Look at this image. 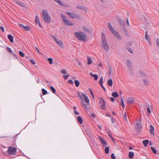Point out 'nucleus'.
I'll list each match as a JSON object with an SVG mask.
<instances>
[{"label": "nucleus", "mask_w": 159, "mask_h": 159, "mask_svg": "<svg viewBox=\"0 0 159 159\" xmlns=\"http://www.w3.org/2000/svg\"><path fill=\"white\" fill-rule=\"evenodd\" d=\"M80 101L82 106L86 110L89 109L90 103L89 98L87 95L82 93L80 95Z\"/></svg>", "instance_id": "1"}, {"label": "nucleus", "mask_w": 159, "mask_h": 159, "mask_svg": "<svg viewBox=\"0 0 159 159\" xmlns=\"http://www.w3.org/2000/svg\"><path fill=\"white\" fill-rule=\"evenodd\" d=\"M42 14L44 20L47 23H50L51 21V18L47 11L45 9L43 10Z\"/></svg>", "instance_id": "2"}, {"label": "nucleus", "mask_w": 159, "mask_h": 159, "mask_svg": "<svg viewBox=\"0 0 159 159\" xmlns=\"http://www.w3.org/2000/svg\"><path fill=\"white\" fill-rule=\"evenodd\" d=\"M61 16L64 22V23L66 25L72 26L73 25V23L67 19L66 17L62 14H61Z\"/></svg>", "instance_id": "3"}, {"label": "nucleus", "mask_w": 159, "mask_h": 159, "mask_svg": "<svg viewBox=\"0 0 159 159\" xmlns=\"http://www.w3.org/2000/svg\"><path fill=\"white\" fill-rule=\"evenodd\" d=\"M102 47L105 50L107 51H108L109 47L105 38V36L103 34H102Z\"/></svg>", "instance_id": "4"}, {"label": "nucleus", "mask_w": 159, "mask_h": 159, "mask_svg": "<svg viewBox=\"0 0 159 159\" xmlns=\"http://www.w3.org/2000/svg\"><path fill=\"white\" fill-rule=\"evenodd\" d=\"M16 150L15 148L10 146L8 147L7 152L9 154L14 155L16 153Z\"/></svg>", "instance_id": "5"}, {"label": "nucleus", "mask_w": 159, "mask_h": 159, "mask_svg": "<svg viewBox=\"0 0 159 159\" xmlns=\"http://www.w3.org/2000/svg\"><path fill=\"white\" fill-rule=\"evenodd\" d=\"M87 35L83 33L80 32V40L83 42H85L87 41Z\"/></svg>", "instance_id": "6"}, {"label": "nucleus", "mask_w": 159, "mask_h": 159, "mask_svg": "<svg viewBox=\"0 0 159 159\" xmlns=\"http://www.w3.org/2000/svg\"><path fill=\"white\" fill-rule=\"evenodd\" d=\"M52 37L54 39L55 42L59 47L61 48H63V43L61 40H59L58 38L54 36H52Z\"/></svg>", "instance_id": "7"}, {"label": "nucleus", "mask_w": 159, "mask_h": 159, "mask_svg": "<svg viewBox=\"0 0 159 159\" xmlns=\"http://www.w3.org/2000/svg\"><path fill=\"white\" fill-rule=\"evenodd\" d=\"M66 13L70 17L72 18H75L78 17V15L73 13H71L67 11Z\"/></svg>", "instance_id": "8"}, {"label": "nucleus", "mask_w": 159, "mask_h": 159, "mask_svg": "<svg viewBox=\"0 0 159 159\" xmlns=\"http://www.w3.org/2000/svg\"><path fill=\"white\" fill-rule=\"evenodd\" d=\"M112 34H113L115 37L118 39L121 40V36L117 31L115 30Z\"/></svg>", "instance_id": "9"}, {"label": "nucleus", "mask_w": 159, "mask_h": 159, "mask_svg": "<svg viewBox=\"0 0 159 159\" xmlns=\"http://www.w3.org/2000/svg\"><path fill=\"white\" fill-rule=\"evenodd\" d=\"M99 139L102 144L103 147H105L107 146V142L105 140L100 137H99Z\"/></svg>", "instance_id": "10"}, {"label": "nucleus", "mask_w": 159, "mask_h": 159, "mask_svg": "<svg viewBox=\"0 0 159 159\" xmlns=\"http://www.w3.org/2000/svg\"><path fill=\"white\" fill-rule=\"evenodd\" d=\"M134 102V99L133 98H130L127 99V102L129 104H133Z\"/></svg>", "instance_id": "11"}, {"label": "nucleus", "mask_w": 159, "mask_h": 159, "mask_svg": "<svg viewBox=\"0 0 159 159\" xmlns=\"http://www.w3.org/2000/svg\"><path fill=\"white\" fill-rule=\"evenodd\" d=\"M35 21L37 24H38L40 27H41V25L40 23L39 17L38 16H36L35 17Z\"/></svg>", "instance_id": "12"}, {"label": "nucleus", "mask_w": 159, "mask_h": 159, "mask_svg": "<svg viewBox=\"0 0 159 159\" xmlns=\"http://www.w3.org/2000/svg\"><path fill=\"white\" fill-rule=\"evenodd\" d=\"M154 127L152 126V125H150V128L149 129V132L152 135L154 134Z\"/></svg>", "instance_id": "13"}, {"label": "nucleus", "mask_w": 159, "mask_h": 159, "mask_svg": "<svg viewBox=\"0 0 159 159\" xmlns=\"http://www.w3.org/2000/svg\"><path fill=\"white\" fill-rule=\"evenodd\" d=\"M108 27L112 33L115 31L114 30V28L111 23H109L108 24Z\"/></svg>", "instance_id": "14"}, {"label": "nucleus", "mask_w": 159, "mask_h": 159, "mask_svg": "<svg viewBox=\"0 0 159 159\" xmlns=\"http://www.w3.org/2000/svg\"><path fill=\"white\" fill-rule=\"evenodd\" d=\"M7 38L11 43L13 42V38L11 35L10 34L8 35L7 36Z\"/></svg>", "instance_id": "15"}, {"label": "nucleus", "mask_w": 159, "mask_h": 159, "mask_svg": "<svg viewBox=\"0 0 159 159\" xmlns=\"http://www.w3.org/2000/svg\"><path fill=\"white\" fill-rule=\"evenodd\" d=\"M111 95L113 97L115 98L118 97L119 96L118 93L116 92H114L112 93H111Z\"/></svg>", "instance_id": "16"}, {"label": "nucleus", "mask_w": 159, "mask_h": 159, "mask_svg": "<svg viewBox=\"0 0 159 159\" xmlns=\"http://www.w3.org/2000/svg\"><path fill=\"white\" fill-rule=\"evenodd\" d=\"M90 75L91 76L93 77L94 78V79L96 80H97L98 79V75L96 74L93 75L92 73H90Z\"/></svg>", "instance_id": "17"}, {"label": "nucleus", "mask_w": 159, "mask_h": 159, "mask_svg": "<svg viewBox=\"0 0 159 159\" xmlns=\"http://www.w3.org/2000/svg\"><path fill=\"white\" fill-rule=\"evenodd\" d=\"M108 84L110 86H111L112 85L113 82L111 79L109 80L107 82Z\"/></svg>", "instance_id": "18"}, {"label": "nucleus", "mask_w": 159, "mask_h": 159, "mask_svg": "<svg viewBox=\"0 0 159 159\" xmlns=\"http://www.w3.org/2000/svg\"><path fill=\"white\" fill-rule=\"evenodd\" d=\"M134 156V153L132 152H130L129 154V157L130 158H132Z\"/></svg>", "instance_id": "19"}, {"label": "nucleus", "mask_w": 159, "mask_h": 159, "mask_svg": "<svg viewBox=\"0 0 159 159\" xmlns=\"http://www.w3.org/2000/svg\"><path fill=\"white\" fill-rule=\"evenodd\" d=\"M143 143L145 147L147 146V144L149 143V141L148 140H145L143 141Z\"/></svg>", "instance_id": "20"}, {"label": "nucleus", "mask_w": 159, "mask_h": 159, "mask_svg": "<svg viewBox=\"0 0 159 159\" xmlns=\"http://www.w3.org/2000/svg\"><path fill=\"white\" fill-rule=\"evenodd\" d=\"M87 64L88 65H90L92 63V60L91 58L88 57H87Z\"/></svg>", "instance_id": "21"}, {"label": "nucleus", "mask_w": 159, "mask_h": 159, "mask_svg": "<svg viewBox=\"0 0 159 159\" xmlns=\"http://www.w3.org/2000/svg\"><path fill=\"white\" fill-rule=\"evenodd\" d=\"M50 89L52 92L53 93H56V90L52 86L50 87Z\"/></svg>", "instance_id": "22"}, {"label": "nucleus", "mask_w": 159, "mask_h": 159, "mask_svg": "<svg viewBox=\"0 0 159 159\" xmlns=\"http://www.w3.org/2000/svg\"><path fill=\"white\" fill-rule=\"evenodd\" d=\"M99 103L102 105L103 104H105V101L104 99L102 98H101L100 99V101H99Z\"/></svg>", "instance_id": "23"}, {"label": "nucleus", "mask_w": 159, "mask_h": 159, "mask_svg": "<svg viewBox=\"0 0 159 159\" xmlns=\"http://www.w3.org/2000/svg\"><path fill=\"white\" fill-rule=\"evenodd\" d=\"M121 105L123 107H125V104L123 100L122 97V96L121 98Z\"/></svg>", "instance_id": "24"}, {"label": "nucleus", "mask_w": 159, "mask_h": 159, "mask_svg": "<svg viewBox=\"0 0 159 159\" xmlns=\"http://www.w3.org/2000/svg\"><path fill=\"white\" fill-rule=\"evenodd\" d=\"M105 152L107 154H108L109 153V148L108 147H106L105 149Z\"/></svg>", "instance_id": "25"}, {"label": "nucleus", "mask_w": 159, "mask_h": 159, "mask_svg": "<svg viewBox=\"0 0 159 159\" xmlns=\"http://www.w3.org/2000/svg\"><path fill=\"white\" fill-rule=\"evenodd\" d=\"M74 83L76 87H78L79 86L80 84V82L78 80H75Z\"/></svg>", "instance_id": "26"}, {"label": "nucleus", "mask_w": 159, "mask_h": 159, "mask_svg": "<svg viewBox=\"0 0 159 159\" xmlns=\"http://www.w3.org/2000/svg\"><path fill=\"white\" fill-rule=\"evenodd\" d=\"M42 93L43 95H45L47 94V91L44 89H42Z\"/></svg>", "instance_id": "27"}, {"label": "nucleus", "mask_w": 159, "mask_h": 159, "mask_svg": "<svg viewBox=\"0 0 159 159\" xmlns=\"http://www.w3.org/2000/svg\"><path fill=\"white\" fill-rule=\"evenodd\" d=\"M48 60L49 61V63L50 64H52L53 62V59L52 58H48Z\"/></svg>", "instance_id": "28"}, {"label": "nucleus", "mask_w": 159, "mask_h": 159, "mask_svg": "<svg viewBox=\"0 0 159 159\" xmlns=\"http://www.w3.org/2000/svg\"><path fill=\"white\" fill-rule=\"evenodd\" d=\"M151 148L154 153L155 154H156L157 153V151L153 147H151Z\"/></svg>", "instance_id": "29"}, {"label": "nucleus", "mask_w": 159, "mask_h": 159, "mask_svg": "<svg viewBox=\"0 0 159 159\" xmlns=\"http://www.w3.org/2000/svg\"><path fill=\"white\" fill-rule=\"evenodd\" d=\"M147 31H146L145 37L146 39L149 42L150 41V39H149L148 36H147Z\"/></svg>", "instance_id": "30"}, {"label": "nucleus", "mask_w": 159, "mask_h": 159, "mask_svg": "<svg viewBox=\"0 0 159 159\" xmlns=\"http://www.w3.org/2000/svg\"><path fill=\"white\" fill-rule=\"evenodd\" d=\"M55 2H56L58 4L60 5H63V4L62 2H61L60 0H55Z\"/></svg>", "instance_id": "31"}, {"label": "nucleus", "mask_w": 159, "mask_h": 159, "mask_svg": "<svg viewBox=\"0 0 159 159\" xmlns=\"http://www.w3.org/2000/svg\"><path fill=\"white\" fill-rule=\"evenodd\" d=\"M24 29L26 31H28L30 30V27L28 26H24Z\"/></svg>", "instance_id": "32"}, {"label": "nucleus", "mask_w": 159, "mask_h": 159, "mask_svg": "<svg viewBox=\"0 0 159 159\" xmlns=\"http://www.w3.org/2000/svg\"><path fill=\"white\" fill-rule=\"evenodd\" d=\"M123 117L126 121H127V115L126 113H124L123 115Z\"/></svg>", "instance_id": "33"}, {"label": "nucleus", "mask_w": 159, "mask_h": 159, "mask_svg": "<svg viewBox=\"0 0 159 159\" xmlns=\"http://www.w3.org/2000/svg\"><path fill=\"white\" fill-rule=\"evenodd\" d=\"M19 55L21 57H24V53L21 51H19Z\"/></svg>", "instance_id": "34"}, {"label": "nucleus", "mask_w": 159, "mask_h": 159, "mask_svg": "<svg viewBox=\"0 0 159 159\" xmlns=\"http://www.w3.org/2000/svg\"><path fill=\"white\" fill-rule=\"evenodd\" d=\"M75 35L79 39H80V33L76 32L75 33Z\"/></svg>", "instance_id": "35"}, {"label": "nucleus", "mask_w": 159, "mask_h": 159, "mask_svg": "<svg viewBox=\"0 0 159 159\" xmlns=\"http://www.w3.org/2000/svg\"><path fill=\"white\" fill-rule=\"evenodd\" d=\"M80 9H81V10H84L85 11L87 10V8L86 7H80Z\"/></svg>", "instance_id": "36"}, {"label": "nucleus", "mask_w": 159, "mask_h": 159, "mask_svg": "<svg viewBox=\"0 0 159 159\" xmlns=\"http://www.w3.org/2000/svg\"><path fill=\"white\" fill-rule=\"evenodd\" d=\"M74 112L75 114L76 115H78L79 114V112H78L76 110V107H74Z\"/></svg>", "instance_id": "37"}, {"label": "nucleus", "mask_w": 159, "mask_h": 159, "mask_svg": "<svg viewBox=\"0 0 159 159\" xmlns=\"http://www.w3.org/2000/svg\"><path fill=\"white\" fill-rule=\"evenodd\" d=\"M99 82L100 85H102L103 83V78L102 77H101Z\"/></svg>", "instance_id": "38"}, {"label": "nucleus", "mask_w": 159, "mask_h": 159, "mask_svg": "<svg viewBox=\"0 0 159 159\" xmlns=\"http://www.w3.org/2000/svg\"><path fill=\"white\" fill-rule=\"evenodd\" d=\"M101 108L103 110H105L106 109L105 104H103L102 105H101Z\"/></svg>", "instance_id": "39"}, {"label": "nucleus", "mask_w": 159, "mask_h": 159, "mask_svg": "<svg viewBox=\"0 0 159 159\" xmlns=\"http://www.w3.org/2000/svg\"><path fill=\"white\" fill-rule=\"evenodd\" d=\"M30 61L33 65L35 64L36 63L34 61L33 59H30Z\"/></svg>", "instance_id": "40"}, {"label": "nucleus", "mask_w": 159, "mask_h": 159, "mask_svg": "<svg viewBox=\"0 0 159 159\" xmlns=\"http://www.w3.org/2000/svg\"><path fill=\"white\" fill-rule=\"evenodd\" d=\"M111 158L112 159H116V157L115 156L114 153H112L111 154Z\"/></svg>", "instance_id": "41"}, {"label": "nucleus", "mask_w": 159, "mask_h": 159, "mask_svg": "<svg viewBox=\"0 0 159 159\" xmlns=\"http://www.w3.org/2000/svg\"><path fill=\"white\" fill-rule=\"evenodd\" d=\"M147 111L149 114H150V113H151V111L149 107L147 108Z\"/></svg>", "instance_id": "42"}, {"label": "nucleus", "mask_w": 159, "mask_h": 159, "mask_svg": "<svg viewBox=\"0 0 159 159\" xmlns=\"http://www.w3.org/2000/svg\"><path fill=\"white\" fill-rule=\"evenodd\" d=\"M127 50L130 53H133V51L131 48H127Z\"/></svg>", "instance_id": "43"}, {"label": "nucleus", "mask_w": 159, "mask_h": 159, "mask_svg": "<svg viewBox=\"0 0 159 159\" xmlns=\"http://www.w3.org/2000/svg\"><path fill=\"white\" fill-rule=\"evenodd\" d=\"M69 76V75H64L63 76V77L65 80H66L67 79V77H68Z\"/></svg>", "instance_id": "44"}, {"label": "nucleus", "mask_w": 159, "mask_h": 159, "mask_svg": "<svg viewBox=\"0 0 159 159\" xmlns=\"http://www.w3.org/2000/svg\"><path fill=\"white\" fill-rule=\"evenodd\" d=\"M61 73L63 74H66V70H62L61 71Z\"/></svg>", "instance_id": "45"}, {"label": "nucleus", "mask_w": 159, "mask_h": 159, "mask_svg": "<svg viewBox=\"0 0 159 159\" xmlns=\"http://www.w3.org/2000/svg\"><path fill=\"white\" fill-rule=\"evenodd\" d=\"M68 83L70 84H73V81L71 80H70L68 81Z\"/></svg>", "instance_id": "46"}, {"label": "nucleus", "mask_w": 159, "mask_h": 159, "mask_svg": "<svg viewBox=\"0 0 159 159\" xmlns=\"http://www.w3.org/2000/svg\"><path fill=\"white\" fill-rule=\"evenodd\" d=\"M144 84L145 85H147L148 84V82L147 80H143Z\"/></svg>", "instance_id": "47"}, {"label": "nucleus", "mask_w": 159, "mask_h": 159, "mask_svg": "<svg viewBox=\"0 0 159 159\" xmlns=\"http://www.w3.org/2000/svg\"><path fill=\"white\" fill-rule=\"evenodd\" d=\"M108 134V136H109V137H110L111 139V138H113V137H112V134H111V133H110V132H108V134Z\"/></svg>", "instance_id": "48"}, {"label": "nucleus", "mask_w": 159, "mask_h": 159, "mask_svg": "<svg viewBox=\"0 0 159 159\" xmlns=\"http://www.w3.org/2000/svg\"><path fill=\"white\" fill-rule=\"evenodd\" d=\"M156 43L157 46L159 47V39H157Z\"/></svg>", "instance_id": "49"}, {"label": "nucleus", "mask_w": 159, "mask_h": 159, "mask_svg": "<svg viewBox=\"0 0 159 159\" xmlns=\"http://www.w3.org/2000/svg\"><path fill=\"white\" fill-rule=\"evenodd\" d=\"M18 25L20 27V28H23L24 29V26L23 25L20 24H19Z\"/></svg>", "instance_id": "50"}, {"label": "nucleus", "mask_w": 159, "mask_h": 159, "mask_svg": "<svg viewBox=\"0 0 159 159\" xmlns=\"http://www.w3.org/2000/svg\"><path fill=\"white\" fill-rule=\"evenodd\" d=\"M0 29L2 32H4V29L3 27L0 26Z\"/></svg>", "instance_id": "51"}, {"label": "nucleus", "mask_w": 159, "mask_h": 159, "mask_svg": "<svg viewBox=\"0 0 159 159\" xmlns=\"http://www.w3.org/2000/svg\"><path fill=\"white\" fill-rule=\"evenodd\" d=\"M7 50L9 52H10V53H11L12 52V50H11V49L9 48V47H8L7 48Z\"/></svg>", "instance_id": "52"}, {"label": "nucleus", "mask_w": 159, "mask_h": 159, "mask_svg": "<svg viewBox=\"0 0 159 159\" xmlns=\"http://www.w3.org/2000/svg\"><path fill=\"white\" fill-rule=\"evenodd\" d=\"M83 30H84L85 31H88L86 27H83Z\"/></svg>", "instance_id": "53"}, {"label": "nucleus", "mask_w": 159, "mask_h": 159, "mask_svg": "<svg viewBox=\"0 0 159 159\" xmlns=\"http://www.w3.org/2000/svg\"><path fill=\"white\" fill-rule=\"evenodd\" d=\"M111 101L112 102H114L115 101V99L112 97H111L110 98Z\"/></svg>", "instance_id": "54"}, {"label": "nucleus", "mask_w": 159, "mask_h": 159, "mask_svg": "<svg viewBox=\"0 0 159 159\" xmlns=\"http://www.w3.org/2000/svg\"><path fill=\"white\" fill-rule=\"evenodd\" d=\"M35 48L36 50L39 53H40V52L39 49L37 47H35Z\"/></svg>", "instance_id": "55"}, {"label": "nucleus", "mask_w": 159, "mask_h": 159, "mask_svg": "<svg viewBox=\"0 0 159 159\" xmlns=\"http://www.w3.org/2000/svg\"><path fill=\"white\" fill-rule=\"evenodd\" d=\"M126 24L127 25H129V23L128 20V19H127V20H126Z\"/></svg>", "instance_id": "56"}, {"label": "nucleus", "mask_w": 159, "mask_h": 159, "mask_svg": "<svg viewBox=\"0 0 159 159\" xmlns=\"http://www.w3.org/2000/svg\"><path fill=\"white\" fill-rule=\"evenodd\" d=\"M83 122V120L82 118L80 117V124L82 123Z\"/></svg>", "instance_id": "57"}, {"label": "nucleus", "mask_w": 159, "mask_h": 159, "mask_svg": "<svg viewBox=\"0 0 159 159\" xmlns=\"http://www.w3.org/2000/svg\"><path fill=\"white\" fill-rule=\"evenodd\" d=\"M102 87L105 90V89L104 87L103 86L102 84V85H101Z\"/></svg>", "instance_id": "58"}, {"label": "nucleus", "mask_w": 159, "mask_h": 159, "mask_svg": "<svg viewBox=\"0 0 159 159\" xmlns=\"http://www.w3.org/2000/svg\"><path fill=\"white\" fill-rule=\"evenodd\" d=\"M77 120L78 121L80 122V116H79L77 117Z\"/></svg>", "instance_id": "59"}, {"label": "nucleus", "mask_w": 159, "mask_h": 159, "mask_svg": "<svg viewBox=\"0 0 159 159\" xmlns=\"http://www.w3.org/2000/svg\"><path fill=\"white\" fill-rule=\"evenodd\" d=\"M89 91H90V93L91 94H93L92 91L90 89Z\"/></svg>", "instance_id": "60"}, {"label": "nucleus", "mask_w": 159, "mask_h": 159, "mask_svg": "<svg viewBox=\"0 0 159 159\" xmlns=\"http://www.w3.org/2000/svg\"><path fill=\"white\" fill-rule=\"evenodd\" d=\"M111 139H112V141H113L114 143H115V140H114V139H113V138H111Z\"/></svg>", "instance_id": "61"}, {"label": "nucleus", "mask_w": 159, "mask_h": 159, "mask_svg": "<svg viewBox=\"0 0 159 159\" xmlns=\"http://www.w3.org/2000/svg\"><path fill=\"white\" fill-rule=\"evenodd\" d=\"M127 65H129V63H130V61H127Z\"/></svg>", "instance_id": "62"}, {"label": "nucleus", "mask_w": 159, "mask_h": 159, "mask_svg": "<svg viewBox=\"0 0 159 159\" xmlns=\"http://www.w3.org/2000/svg\"><path fill=\"white\" fill-rule=\"evenodd\" d=\"M106 116L108 117H110V116L108 114H106Z\"/></svg>", "instance_id": "63"}, {"label": "nucleus", "mask_w": 159, "mask_h": 159, "mask_svg": "<svg viewBox=\"0 0 159 159\" xmlns=\"http://www.w3.org/2000/svg\"><path fill=\"white\" fill-rule=\"evenodd\" d=\"M91 95H92V97H93V99H94V95H93V94H91Z\"/></svg>", "instance_id": "64"}]
</instances>
